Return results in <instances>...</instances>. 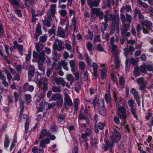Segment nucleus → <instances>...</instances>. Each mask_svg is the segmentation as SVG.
<instances>
[{
	"instance_id": "31",
	"label": "nucleus",
	"mask_w": 153,
	"mask_h": 153,
	"mask_svg": "<svg viewBox=\"0 0 153 153\" xmlns=\"http://www.w3.org/2000/svg\"><path fill=\"white\" fill-rule=\"evenodd\" d=\"M69 64L70 67L71 68V71L74 72L75 70V62L73 60H71L69 62Z\"/></svg>"
},
{
	"instance_id": "57",
	"label": "nucleus",
	"mask_w": 153,
	"mask_h": 153,
	"mask_svg": "<svg viewBox=\"0 0 153 153\" xmlns=\"http://www.w3.org/2000/svg\"><path fill=\"white\" fill-rule=\"evenodd\" d=\"M13 95L15 98V100L16 102L18 101L19 99V95L18 93L15 91L14 92Z\"/></svg>"
},
{
	"instance_id": "6",
	"label": "nucleus",
	"mask_w": 153,
	"mask_h": 153,
	"mask_svg": "<svg viewBox=\"0 0 153 153\" xmlns=\"http://www.w3.org/2000/svg\"><path fill=\"white\" fill-rule=\"evenodd\" d=\"M119 19V16H116L114 13H112L109 14L108 13L104 15V20L106 23L108 22V21H114Z\"/></svg>"
},
{
	"instance_id": "62",
	"label": "nucleus",
	"mask_w": 153,
	"mask_h": 153,
	"mask_svg": "<svg viewBox=\"0 0 153 153\" xmlns=\"http://www.w3.org/2000/svg\"><path fill=\"white\" fill-rule=\"evenodd\" d=\"M58 121L60 122H62L64 119L65 117L63 116L60 115L58 117Z\"/></svg>"
},
{
	"instance_id": "60",
	"label": "nucleus",
	"mask_w": 153,
	"mask_h": 153,
	"mask_svg": "<svg viewBox=\"0 0 153 153\" xmlns=\"http://www.w3.org/2000/svg\"><path fill=\"white\" fill-rule=\"evenodd\" d=\"M45 140H41L40 141V146H41L44 148H45Z\"/></svg>"
},
{
	"instance_id": "3",
	"label": "nucleus",
	"mask_w": 153,
	"mask_h": 153,
	"mask_svg": "<svg viewBox=\"0 0 153 153\" xmlns=\"http://www.w3.org/2000/svg\"><path fill=\"white\" fill-rule=\"evenodd\" d=\"M130 25L129 24H125L121 29V34L123 37H129L130 35L129 32H127L129 30Z\"/></svg>"
},
{
	"instance_id": "10",
	"label": "nucleus",
	"mask_w": 153,
	"mask_h": 153,
	"mask_svg": "<svg viewBox=\"0 0 153 153\" xmlns=\"http://www.w3.org/2000/svg\"><path fill=\"white\" fill-rule=\"evenodd\" d=\"M45 55V53L44 51H42L39 53L38 61V65H43L44 61L46 59Z\"/></svg>"
},
{
	"instance_id": "41",
	"label": "nucleus",
	"mask_w": 153,
	"mask_h": 153,
	"mask_svg": "<svg viewBox=\"0 0 153 153\" xmlns=\"http://www.w3.org/2000/svg\"><path fill=\"white\" fill-rule=\"evenodd\" d=\"M105 98L106 102H110L111 100V95L110 94H105Z\"/></svg>"
},
{
	"instance_id": "1",
	"label": "nucleus",
	"mask_w": 153,
	"mask_h": 153,
	"mask_svg": "<svg viewBox=\"0 0 153 153\" xmlns=\"http://www.w3.org/2000/svg\"><path fill=\"white\" fill-rule=\"evenodd\" d=\"M114 136L112 135L110 137V140L111 141L108 140H107L105 141V146L104 148V151H106L109 148L110 151L111 152L112 148L114 145V142L118 143L120 140L121 135L116 129H114Z\"/></svg>"
},
{
	"instance_id": "46",
	"label": "nucleus",
	"mask_w": 153,
	"mask_h": 153,
	"mask_svg": "<svg viewBox=\"0 0 153 153\" xmlns=\"http://www.w3.org/2000/svg\"><path fill=\"white\" fill-rule=\"evenodd\" d=\"M29 84L28 83L26 82L23 86V91H28L27 89L28 88Z\"/></svg>"
},
{
	"instance_id": "49",
	"label": "nucleus",
	"mask_w": 153,
	"mask_h": 153,
	"mask_svg": "<svg viewBox=\"0 0 153 153\" xmlns=\"http://www.w3.org/2000/svg\"><path fill=\"white\" fill-rule=\"evenodd\" d=\"M120 19L122 22L124 24L125 23L126 21V18L125 15L123 14L120 15Z\"/></svg>"
},
{
	"instance_id": "4",
	"label": "nucleus",
	"mask_w": 153,
	"mask_h": 153,
	"mask_svg": "<svg viewBox=\"0 0 153 153\" xmlns=\"http://www.w3.org/2000/svg\"><path fill=\"white\" fill-rule=\"evenodd\" d=\"M65 96L64 105L65 108L68 109V107L72 106L73 105L70 96L67 93L64 94Z\"/></svg>"
},
{
	"instance_id": "39",
	"label": "nucleus",
	"mask_w": 153,
	"mask_h": 153,
	"mask_svg": "<svg viewBox=\"0 0 153 153\" xmlns=\"http://www.w3.org/2000/svg\"><path fill=\"white\" fill-rule=\"evenodd\" d=\"M111 79L114 81V84H115L116 83L117 85H118V83L117 82V79L114 76L113 73H112L111 74Z\"/></svg>"
},
{
	"instance_id": "54",
	"label": "nucleus",
	"mask_w": 153,
	"mask_h": 153,
	"mask_svg": "<svg viewBox=\"0 0 153 153\" xmlns=\"http://www.w3.org/2000/svg\"><path fill=\"white\" fill-rule=\"evenodd\" d=\"M52 69L49 68L47 69L46 73V75L48 77H49L50 76V75L52 73Z\"/></svg>"
},
{
	"instance_id": "51",
	"label": "nucleus",
	"mask_w": 153,
	"mask_h": 153,
	"mask_svg": "<svg viewBox=\"0 0 153 153\" xmlns=\"http://www.w3.org/2000/svg\"><path fill=\"white\" fill-rule=\"evenodd\" d=\"M29 125V123L28 122H26L25 125V133H27L28 131V127Z\"/></svg>"
},
{
	"instance_id": "30",
	"label": "nucleus",
	"mask_w": 153,
	"mask_h": 153,
	"mask_svg": "<svg viewBox=\"0 0 153 153\" xmlns=\"http://www.w3.org/2000/svg\"><path fill=\"white\" fill-rule=\"evenodd\" d=\"M56 32V28L55 26L53 25L51 28L50 29H49L48 31V33L50 35H51L53 34H54L55 35V34Z\"/></svg>"
},
{
	"instance_id": "19",
	"label": "nucleus",
	"mask_w": 153,
	"mask_h": 153,
	"mask_svg": "<svg viewBox=\"0 0 153 153\" xmlns=\"http://www.w3.org/2000/svg\"><path fill=\"white\" fill-rule=\"evenodd\" d=\"M48 79L46 77H44L42 79L43 84V87H42V89L44 92L48 90Z\"/></svg>"
},
{
	"instance_id": "21",
	"label": "nucleus",
	"mask_w": 153,
	"mask_h": 153,
	"mask_svg": "<svg viewBox=\"0 0 153 153\" xmlns=\"http://www.w3.org/2000/svg\"><path fill=\"white\" fill-rule=\"evenodd\" d=\"M92 67L93 70V75L96 79L98 76L97 69L98 67L96 63H94L93 64Z\"/></svg>"
},
{
	"instance_id": "63",
	"label": "nucleus",
	"mask_w": 153,
	"mask_h": 153,
	"mask_svg": "<svg viewBox=\"0 0 153 153\" xmlns=\"http://www.w3.org/2000/svg\"><path fill=\"white\" fill-rule=\"evenodd\" d=\"M125 81L124 78L123 76H121L119 79V82L120 84L123 85L125 83Z\"/></svg>"
},
{
	"instance_id": "11",
	"label": "nucleus",
	"mask_w": 153,
	"mask_h": 153,
	"mask_svg": "<svg viewBox=\"0 0 153 153\" xmlns=\"http://www.w3.org/2000/svg\"><path fill=\"white\" fill-rule=\"evenodd\" d=\"M134 51L135 48L133 46L131 45L128 46L127 48H126L124 49L123 51L124 52V55L126 57H127L128 54H132V52Z\"/></svg>"
},
{
	"instance_id": "43",
	"label": "nucleus",
	"mask_w": 153,
	"mask_h": 153,
	"mask_svg": "<svg viewBox=\"0 0 153 153\" xmlns=\"http://www.w3.org/2000/svg\"><path fill=\"white\" fill-rule=\"evenodd\" d=\"M139 70V68L138 67H136L134 68V73L135 76H137L140 75Z\"/></svg>"
},
{
	"instance_id": "17",
	"label": "nucleus",
	"mask_w": 153,
	"mask_h": 153,
	"mask_svg": "<svg viewBox=\"0 0 153 153\" xmlns=\"http://www.w3.org/2000/svg\"><path fill=\"white\" fill-rule=\"evenodd\" d=\"M141 24L143 26H145L147 29L149 30L151 28L152 25V23L148 20L142 21Z\"/></svg>"
},
{
	"instance_id": "12",
	"label": "nucleus",
	"mask_w": 153,
	"mask_h": 153,
	"mask_svg": "<svg viewBox=\"0 0 153 153\" xmlns=\"http://www.w3.org/2000/svg\"><path fill=\"white\" fill-rule=\"evenodd\" d=\"M138 15V17L139 19L143 20L144 18V16L141 14V11L140 10L137 8H135L134 10V18L135 19Z\"/></svg>"
},
{
	"instance_id": "13",
	"label": "nucleus",
	"mask_w": 153,
	"mask_h": 153,
	"mask_svg": "<svg viewBox=\"0 0 153 153\" xmlns=\"http://www.w3.org/2000/svg\"><path fill=\"white\" fill-rule=\"evenodd\" d=\"M54 80L57 85H61L63 87H64L66 85V82L64 79L62 77L59 78L55 77L54 78Z\"/></svg>"
},
{
	"instance_id": "58",
	"label": "nucleus",
	"mask_w": 153,
	"mask_h": 153,
	"mask_svg": "<svg viewBox=\"0 0 153 153\" xmlns=\"http://www.w3.org/2000/svg\"><path fill=\"white\" fill-rule=\"evenodd\" d=\"M11 4H13L16 6L19 5V3L16 0H9Z\"/></svg>"
},
{
	"instance_id": "48",
	"label": "nucleus",
	"mask_w": 153,
	"mask_h": 153,
	"mask_svg": "<svg viewBox=\"0 0 153 153\" xmlns=\"http://www.w3.org/2000/svg\"><path fill=\"white\" fill-rule=\"evenodd\" d=\"M85 64L84 62L82 61L80 62L79 63V68L81 70H83L84 69Z\"/></svg>"
},
{
	"instance_id": "7",
	"label": "nucleus",
	"mask_w": 153,
	"mask_h": 153,
	"mask_svg": "<svg viewBox=\"0 0 153 153\" xmlns=\"http://www.w3.org/2000/svg\"><path fill=\"white\" fill-rule=\"evenodd\" d=\"M117 113L119 118L123 120H125L126 118V110L124 107L118 109Z\"/></svg>"
},
{
	"instance_id": "45",
	"label": "nucleus",
	"mask_w": 153,
	"mask_h": 153,
	"mask_svg": "<svg viewBox=\"0 0 153 153\" xmlns=\"http://www.w3.org/2000/svg\"><path fill=\"white\" fill-rule=\"evenodd\" d=\"M74 110L77 111L78 109L77 101L76 100L74 101Z\"/></svg>"
},
{
	"instance_id": "36",
	"label": "nucleus",
	"mask_w": 153,
	"mask_h": 153,
	"mask_svg": "<svg viewBox=\"0 0 153 153\" xmlns=\"http://www.w3.org/2000/svg\"><path fill=\"white\" fill-rule=\"evenodd\" d=\"M91 9L93 13L96 14L97 16L101 12L100 9L99 8H93Z\"/></svg>"
},
{
	"instance_id": "16",
	"label": "nucleus",
	"mask_w": 153,
	"mask_h": 153,
	"mask_svg": "<svg viewBox=\"0 0 153 153\" xmlns=\"http://www.w3.org/2000/svg\"><path fill=\"white\" fill-rule=\"evenodd\" d=\"M66 31V30H64L62 28L59 27L57 32V35L60 37L64 38L65 36V33Z\"/></svg>"
},
{
	"instance_id": "38",
	"label": "nucleus",
	"mask_w": 153,
	"mask_h": 153,
	"mask_svg": "<svg viewBox=\"0 0 153 153\" xmlns=\"http://www.w3.org/2000/svg\"><path fill=\"white\" fill-rule=\"evenodd\" d=\"M126 21L128 24H129L130 25V24L131 23L132 20V17L130 15H128L126 13Z\"/></svg>"
},
{
	"instance_id": "15",
	"label": "nucleus",
	"mask_w": 153,
	"mask_h": 153,
	"mask_svg": "<svg viewBox=\"0 0 153 153\" xmlns=\"http://www.w3.org/2000/svg\"><path fill=\"white\" fill-rule=\"evenodd\" d=\"M115 38L113 36L110 39V44L111 46V49L113 53H115L118 52L117 51V46L114 44L115 42Z\"/></svg>"
},
{
	"instance_id": "24",
	"label": "nucleus",
	"mask_w": 153,
	"mask_h": 153,
	"mask_svg": "<svg viewBox=\"0 0 153 153\" xmlns=\"http://www.w3.org/2000/svg\"><path fill=\"white\" fill-rule=\"evenodd\" d=\"M98 110L100 114L102 116L105 115L106 113V109L105 107L98 108Z\"/></svg>"
},
{
	"instance_id": "56",
	"label": "nucleus",
	"mask_w": 153,
	"mask_h": 153,
	"mask_svg": "<svg viewBox=\"0 0 153 153\" xmlns=\"http://www.w3.org/2000/svg\"><path fill=\"white\" fill-rule=\"evenodd\" d=\"M131 92L133 94L134 97L138 95V94L136 90L132 88L131 90Z\"/></svg>"
},
{
	"instance_id": "59",
	"label": "nucleus",
	"mask_w": 153,
	"mask_h": 153,
	"mask_svg": "<svg viewBox=\"0 0 153 153\" xmlns=\"http://www.w3.org/2000/svg\"><path fill=\"white\" fill-rule=\"evenodd\" d=\"M146 68L149 71H152L153 70V66L151 65H146Z\"/></svg>"
},
{
	"instance_id": "61",
	"label": "nucleus",
	"mask_w": 153,
	"mask_h": 153,
	"mask_svg": "<svg viewBox=\"0 0 153 153\" xmlns=\"http://www.w3.org/2000/svg\"><path fill=\"white\" fill-rule=\"evenodd\" d=\"M97 143V141L95 139H91V144L92 146H94Z\"/></svg>"
},
{
	"instance_id": "47",
	"label": "nucleus",
	"mask_w": 153,
	"mask_h": 153,
	"mask_svg": "<svg viewBox=\"0 0 153 153\" xmlns=\"http://www.w3.org/2000/svg\"><path fill=\"white\" fill-rule=\"evenodd\" d=\"M40 41L45 42L47 39V37L45 35H43L40 37Z\"/></svg>"
},
{
	"instance_id": "33",
	"label": "nucleus",
	"mask_w": 153,
	"mask_h": 153,
	"mask_svg": "<svg viewBox=\"0 0 153 153\" xmlns=\"http://www.w3.org/2000/svg\"><path fill=\"white\" fill-rule=\"evenodd\" d=\"M138 4L142 7L147 8L148 7V5L146 3L143 2L141 0H137Z\"/></svg>"
},
{
	"instance_id": "55",
	"label": "nucleus",
	"mask_w": 153,
	"mask_h": 153,
	"mask_svg": "<svg viewBox=\"0 0 153 153\" xmlns=\"http://www.w3.org/2000/svg\"><path fill=\"white\" fill-rule=\"evenodd\" d=\"M97 49L99 51L101 52L104 51L103 48L101 46L100 44H99L97 45Z\"/></svg>"
},
{
	"instance_id": "53",
	"label": "nucleus",
	"mask_w": 153,
	"mask_h": 153,
	"mask_svg": "<svg viewBox=\"0 0 153 153\" xmlns=\"http://www.w3.org/2000/svg\"><path fill=\"white\" fill-rule=\"evenodd\" d=\"M79 126L82 128V129L84 131H85L86 129L89 130V129L86 128V125L85 123L80 124Z\"/></svg>"
},
{
	"instance_id": "44",
	"label": "nucleus",
	"mask_w": 153,
	"mask_h": 153,
	"mask_svg": "<svg viewBox=\"0 0 153 153\" xmlns=\"http://www.w3.org/2000/svg\"><path fill=\"white\" fill-rule=\"evenodd\" d=\"M128 104L130 108L134 107V102L132 99L129 100L128 101Z\"/></svg>"
},
{
	"instance_id": "42",
	"label": "nucleus",
	"mask_w": 153,
	"mask_h": 153,
	"mask_svg": "<svg viewBox=\"0 0 153 153\" xmlns=\"http://www.w3.org/2000/svg\"><path fill=\"white\" fill-rule=\"evenodd\" d=\"M63 100L62 98L57 101L56 102L57 105L60 107L62 106V104L63 103Z\"/></svg>"
},
{
	"instance_id": "14",
	"label": "nucleus",
	"mask_w": 153,
	"mask_h": 153,
	"mask_svg": "<svg viewBox=\"0 0 153 153\" xmlns=\"http://www.w3.org/2000/svg\"><path fill=\"white\" fill-rule=\"evenodd\" d=\"M114 97L115 98L114 100L116 103V106L117 110L124 108L123 106V103H122V99H121L117 100L116 98V96L115 94L114 95Z\"/></svg>"
},
{
	"instance_id": "20",
	"label": "nucleus",
	"mask_w": 153,
	"mask_h": 153,
	"mask_svg": "<svg viewBox=\"0 0 153 153\" xmlns=\"http://www.w3.org/2000/svg\"><path fill=\"white\" fill-rule=\"evenodd\" d=\"M51 135V133L47 131V130L44 129L42 131L39 139H42L44 138L45 136H49Z\"/></svg>"
},
{
	"instance_id": "50",
	"label": "nucleus",
	"mask_w": 153,
	"mask_h": 153,
	"mask_svg": "<svg viewBox=\"0 0 153 153\" xmlns=\"http://www.w3.org/2000/svg\"><path fill=\"white\" fill-rule=\"evenodd\" d=\"M97 16L99 17L100 19H102L104 18L103 12L102 11H101Z\"/></svg>"
},
{
	"instance_id": "52",
	"label": "nucleus",
	"mask_w": 153,
	"mask_h": 153,
	"mask_svg": "<svg viewBox=\"0 0 153 153\" xmlns=\"http://www.w3.org/2000/svg\"><path fill=\"white\" fill-rule=\"evenodd\" d=\"M36 32L38 33H39L41 32V27L39 23L37 25V27L36 28Z\"/></svg>"
},
{
	"instance_id": "9",
	"label": "nucleus",
	"mask_w": 153,
	"mask_h": 153,
	"mask_svg": "<svg viewBox=\"0 0 153 153\" xmlns=\"http://www.w3.org/2000/svg\"><path fill=\"white\" fill-rule=\"evenodd\" d=\"M100 2V0H87L88 4L91 8L98 7Z\"/></svg>"
},
{
	"instance_id": "2",
	"label": "nucleus",
	"mask_w": 153,
	"mask_h": 153,
	"mask_svg": "<svg viewBox=\"0 0 153 153\" xmlns=\"http://www.w3.org/2000/svg\"><path fill=\"white\" fill-rule=\"evenodd\" d=\"M51 8L49 9L47 13V18L49 20H51L52 19H53L55 17L56 5L53 4L51 6Z\"/></svg>"
},
{
	"instance_id": "34",
	"label": "nucleus",
	"mask_w": 153,
	"mask_h": 153,
	"mask_svg": "<svg viewBox=\"0 0 153 153\" xmlns=\"http://www.w3.org/2000/svg\"><path fill=\"white\" fill-rule=\"evenodd\" d=\"M28 77L30 78H31L33 77L34 75L35 70L33 68L32 70H29L28 72Z\"/></svg>"
},
{
	"instance_id": "18",
	"label": "nucleus",
	"mask_w": 153,
	"mask_h": 153,
	"mask_svg": "<svg viewBox=\"0 0 153 153\" xmlns=\"http://www.w3.org/2000/svg\"><path fill=\"white\" fill-rule=\"evenodd\" d=\"M115 59V63L116 65V68L118 69L120 67V61L119 60L118 56V53H113Z\"/></svg>"
},
{
	"instance_id": "29",
	"label": "nucleus",
	"mask_w": 153,
	"mask_h": 153,
	"mask_svg": "<svg viewBox=\"0 0 153 153\" xmlns=\"http://www.w3.org/2000/svg\"><path fill=\"white\" fill-rule=\"evenodd\" d=\"M130 111L134 117L136 119H137L138 118V117L136 114V108L134 107L131 108Z\"/></svg>"
},
{
	"instance_id": "25",
	"label": "nucleus",
	"mask_w": 153,
	"mask_h": 153,
	"mask_svg": "<svg viewBox=\"0 0 153 153\" xmlns=\"http://www.w3.org/2000/svg\"><path fill=\"white\" fill-rule=\"evenodd\" d=\"M44 47V45L42 44H36V49L38 53L42 51Z\"/></svg>"
},
{
	"instance_id": "37",
	"label": "nucleus",
	"mask_w": 153,
	"mask_h": 153,
	"mask_svg": "<svg viewBox=\"0 0 153 153\" xmlns=\"http://www.w3.org/2000/svg\"><path fill=\"white\" fill-rule=\"evenodd\" d=\"M87 47L88 50L90 51H94L93 45L90 42H88L87 43Z\"/></svg>"
},
{
	"instance_id": "40",
	"label": "nucleus",
	"mask_w": 153,
	"mask_h": 153,
	"mask_svg": "<svg viewBox=\"0 0 153 153\" xmlns=\"http://www.w3.org/2000/svg\"><path fill=\"white\" fill-rule=\"evenodd\" d=\"M42 22L44 25L48 27H50L51 26L50 22L48 20L45 19V20H42Z\"/></svg>"
},
{
	"instance_id": "32",
	"label": "nucleus",
	"mask_w": 153,
	"mask_h": 153,
	"mask_svg": "<svg viewBox=\"0 0 153 153\" xmlns=\"http://www.w3.org/2000/svg\"><path fill=\"white\" fill-rule=\"evenodd\" d=\"M106 70L105 68H103L101 72V78L102 79H104L106 76Z\"/></svg>"
},
{
	"instance_id": "8",
	"label": "nucleus",
	"mask_w": 153,
	"mask_h": 153,
	"mask_svg": "<svg viewBox=\"0 0 153 153\" xmlns=\"http://www.w3.org/2000/svg\"><path fill=\"white\" fill-rule=\"evenodd\" d=\"M115 29H116L117 31H118L119 29V19L112 22L110 33L113 34L114 33Z\"/></svg>"
},
{
	"instance_id": "27",
	"label": "nucleus",
	"mask_w": 153,
	"mask_h": 153,
	"mask_svg": "<svg viewBox=\"0 0 153 153\" xmlns=\"http://www.w3.org/2000/svg\"><path fill=\"white\" fill-rule=\"evenodd\" d=\"M9 137L6 134L5 135V138L4 141V146L6 147H7L9 146V144L10 143V141L9 140Z\"/></svg>"
},
{
	"instance_id": "64",
	"label": "nucleus",
	"mask_w": 153,
	"mask_h": 153,
	"mask_svg": "<svg viewBox=\"0 0 153 153\" xmlns=\"http://www.w3.org/2000/svg\"><path fill=\"white\" fill-rule=\"evenodd\" d=\"M60 13L62 16H65L67 14V12L65 10H62L60 11Z\"/></svg>"
},
{
	"instance_id": "26",
	"label": "nucleus",
	"mask_w": 153,
	"mask_h": 153,
	"mask_svg": "<svg viewBox=\"0 0 153 153\" xmlns=\"http://www.w3.org/2000/svg\"><path fill=\"white\" fill-rule=\"evenodd\" d=\"M52 90L53 92L55 93L59 92L61 91L60 86L57 87L55 85L52 87Z\"/></svg>"
},
{
	"instance_id": "22",
	"label": "nucleus",
	"mask_w": 153,
	"mask_h": 153,
	"mask_svg": "<svg viewBox=\"0 0 153 153\" xmlns=\"http://www.w3.org/2000/svg\"><path fill=\"white\" fill-rule=\"evenodd\" d=\"M66 79L68 81H70L71 85H72V83L74 80V77L71 74H66Z\"/></svg>"
},
{
	"instance_id": "35",
	"label": "nucleus",
	"mask_w": 153,
	"mask_h": 153,
	"mask_svg": "<svg viewBox=\"0 0 153 153\" xmlns=\"http://www.w3.org/2000/svg\"><path fill=\"white\" fill-rule=\"evenodd\" d=\"M25 100L29 104L31 102V95L29 94H25Z\"/></svg>"
},
{
	"instance_id": "28",
	"label": "nucleus",
	"mask_w": 153,
	"mask_h": 153,
	"mask_svg": "<svg viewBox=\"0 0 153 153\" xmlns=\"http://www.w3.org/2000/svg\"><path fill=\"white\" fill-rule=\"evenodd\" d=\"M97 104L98 109L105 107L104 106V101L103 100H98Z\"/></svg>"
},
{
	"instance_id": "5",
	"label": "nucleus",
	"mask_w": 153,
	"mask_h": 153,
	"mask_svg": "<svg viewBox=\"0 0 153 153\" xmlns=\"http://www.w3.org/2000/svg\"><path fill=\"white\" fill-rule=\"evenodd\" d=\"M64 42L61 40L56 39L55 40L54 43L53 45V48L54 50H57L60 51L64 48V47H62V44Z\"/></svg>"
},
{
	"instance_id": "23",
	"label": "nucleus",
	"mask_w": 153,
	"mask_h": 153,
	"mask_svg": "<svg viewBox=\"0 0 153 153\" xmlns=\"http://www.w3.org/2000/svg\"><path fill=\"white\" fill-rule=\"evenodd\" d=\"M62 98V95L60 94H57L52 95L51 98L55 101L58 100Z\"/></svg>"
}]
</instances>
